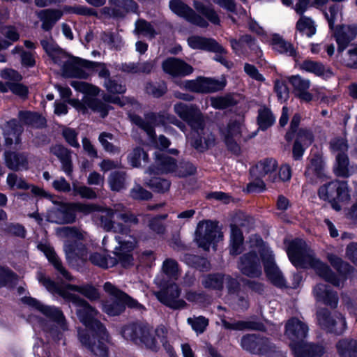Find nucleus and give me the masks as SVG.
Returning <instances> with one entry per match:
<instances>
[{
    "mask_svg": "<svg viewBox=\"0 0 357 357\" xmlns=\"http://www.w3.org/2000/svg\"><path fill=\"white\" fill-rule=\"evenodd\" d=\"M37 278L39 282L45 286L49 291L59 294L77 307V316L86 328L93 330L97 329L98 334H100L102 338L107 339L108 335L105 326L97 319L99 312L85 300L72 292H79L90 301H96L100 298V294L94 287L88 284L82 286L68 284L64 288L61 289L55 282L46 278L41 272L38 273Z\"/></svg>",
    "mask_w": 357,
    "mask_h": 357,
    "instance_id": "obj_1",
    "label": "nucleus"
},
{
    "mask_svg": "<svg viewBox=\"0 0 357 357\" xmlns=\"http://www.w3.org/2000/svg\"><path fill=\"white\" fill-rule=\"evenodd\" d=\"M115 216L126 223L133 225L138 224L139 220L135 214L126 212V207L122 204H116L112 207L102 209L98 217L100 225L104 230L118 234L115 240L119 246L115 248V253L119 257L121 266L127 268L132 264L133 258L130 252L135 248V241L130 235V229L128 227L114 221Z\"/></svg>",
    "mask_w": 357,
    "mask_h": 357,
    "instance_id": "obj_2",
    "label": "nucleus"
},
{
    "mask_svg": "<svg viewBox=\"0 0 357 357\" xmlns=\"http://www.w3.org/2000/svg\"><path fill=\"white\" fill-rule=\"evenodd\" d=\"M104 291L111 297L102 304V311L109 316H119L124 312L126 307L142 312L145 310L143 305L128 294L119 289L110 282L103 286Z\"/></svg>",
    "mask_w": 357,
    "mask_h": 357,
    "instance_id": "obj_3",
    "label": "nucleus"
},
{
    "mask_svg": "<svg viewBox=\"0 0 357 357\" xmlns=\"http://www.w3.org/2000/svg\"><path fill=\"white\" fill-rule=\"evenodd\" d=\"M307 333V326L298 319L293 318L287 322L284 335L290 340L295 357H312V345L305 342Z\"/></svg>",
    "mask_w": 357,
    "mask_h": 357,
    "instance_id": "obj_4",
    "label": "nucleus"
},
{
    "mask_svg": "<svg viewBox=\"0 0 357 357\" xmlns=\"http://www.w3.org/2000/svg\"><path fill=\"white\" fill-rule=\"evenodd\" d=\"M56 235L64 239V252L68 260L75 257L84 258L86 256L85 245L79 243L86 241L87 234L75 227H63L56 230Z\"/></svg>",
    "mask_w": 357,
    "mask_h": 357,
    "instance_id": "obj_5",
    "label": "nucleus"
},
{
    "mask_svg": "<svg viewBox=\"0 0 357 357\" xmlns=\"http://www.w3.org/2000/svg\"><path fill=\"white\" fill-rule=\"evenodd\" d=\"M349 192L347 181L334 180L321 185L318 195L321 199L328 202L333 209L340 211L342 208L340 203L350 200Z\"/></svg>",
    "mask_w": 357,
    "mask_h": 357,
    "instance_id": "obj_6",
    "label": "nucleus"
},
{
    "mask_svg": "<svg viewBox=\"0 0 357 357\" xmlns=\"http://www.w3.org/2000/svg\"><path fill=\"white\" fill-rule=\"evenodd\" d=\"M123 337L137 344H144L151 350L157 349V344L150 326L142 322H133L123 326L120 331Z\"/></svg>",
    "mask_w": 357,
    "mask_h": 357,
    "instance_id": "obj_7",
    "label": "nucleus"
},
{
    "mask_svg": "<svg viewBox=\"0 0 357 357\" xmlns=\"http://www.w3.org/2000/svg\"><path fill=\"white\" fill-rule=\"evenodd\" d=\"M316 315L318 325L327 334L340 336L347 328L346 319L340 312H332L323 307L317 311Z\"/></svg>",
    "mask_w": 357,
    "mask_h": 357,
    "instance_id": "obj_8",
    "label": "nucleus"
},
{
    "mask_svg": "<svg viewBox=\"0 0 357 357\" xmlns=\"http://www.w3.org/2000/svg\"><path fill=\"white\" fill-rule=\"evenodd\" d=\"M286 250L291 264L298 268L312 266L310 248L301 238H295L286 243Z\"/></svg>",
    "mask_w": 357,
    "mask_h": 357,
    "instance_id": "obj_9",
    "label": "nucleus"
},
{
    "mask_svg": "<svg viewBox=\"0 0 357 357\" xmlns=\"http://www.w3.org/2000/svg\"><path fill=\"white\" fill-rule=\"evenodd\" d=\"M222 237L218 224L211 220L200 221L197 226L195 240L199 247L208 250L211 244Z\"/></svg>",
    "mask_w": 357,
    "mask_h": 357,
    "instance_id": "obj_10",
    "label": "nucleus"
},
{
    "mask_svg": "<svg viewBox=\"0 0 357 357\" xmlns=\"http://www.w3.org/2000/svg\"><path fill=\"white\" fill-rule=\"evenodd\" d=\"M225 84L224 81L202 76L195 79L185 80L179 83L181 88L198 93H214L223 89Z\"/></svg>",
    "mask_w": 357,
    "mask_h": 357,
    "instance_id": "obj_11",
    "label": "nucleus"
},
{
    "mask_svg": "<svg viewBox=\"0 0 357 357\" xmlns=\"http://www.w3.org/2000/svg\"><path fill=\"white\" fill-rule=\"evenodd\" d=\"M87 328L93 333L92 337H91L85 330L78 331V337L82 344L89 349L98 357H107L108 349L105 342L109 341V333H107V339L105 340L102 338L100 334H98L97 329L93 330L89 328ZM107 333L108 332L107 331Z\"/></svg>",
    "mask_w": 357,
    "mask_h": 357,
    "instance_id": "obj_12",
    "label": "nucleus"
},
{
    "mask_svg": "<svg viewBox=\"0 0 357 357\" xmlns=\"http://www.w3.org/2000/svg\"><path fill=\"white\" fill-rule=\"evenodd\" d=\"M259 252L268 279L273 285L278 287H286V280L282 273L275 262L273 252L268 248H263Z\"/></svg>",
    "mask_w": 357,
    "mask_h": 357,
    "instance_id": "obj_13",
    "label": "nucleus"
},
{
    "mask_svg": "<svg viewBox=\"0 0 357 357\" xmlns=\"http://www.w3.org/2000/svg\"><path fill=\"white\" fill-rule=\"evenodd\" d=\"M169 114L165 112H149L145 114L144 119L137 115H130V118L132 123L144 130L153 139L155 137L154 127L168 123Z\"/></svg>",
    "mask_w": 357,
    "mask_h": 357,
    "instance_id": "obj_14",
    "label": "nucleus"
},
{
    "mask_svg": "<svg viewBox=\"0 0 357 357\" xmlns=\"http://www.w3.org/2000/svg\"><path fill=\"white\" fill-rule=\"evenodd\" d=\"M174 112L192 128H201L204 120V115L196 105L178 102L174 106Z\"/></svg>",
    "mask_w": 357,
    "mask_h": 357,
    "instance_id": "obj_15",
    "label": "nucleus"
},
{
    "mask_svg": "<svg viewBox=\"0 0 357 357\" xmlns=\"http://www.w3.org/2000/svg\"><path fill=\"white\" fill-rule=\"evenodd\" d=\"M243 124L236 120H231L226 127L220 130V134L227 149L235 154L240 153L238 141L242 135Z\"/></svg>",
    "mask_w": 357,
    "mask_h": 357,
    "instance_id": "obj_16",
    "label": "nucleus"
},
{
    "mask_svg": "<svg viewBox=\"0 0 357 357\" xmlns=\"http://www.w3.org/2000/svg\"><path fill=\"white\" fill-rule=\"evenodd\" d=\"M60 55V58L54 63L61 68L65 76L86 77V74L82 68H86L84 61H88L87 60L70 57L66 53Z\"/></svg>",
    "mask_w": 357,
    "mask_h": 357,
    "instance_id": "obj_17",
    "label": "nucleus"
},
{
    "mask_svg": "<svg viewBox=\"0 0 357 357\" xmlns=\"http://www.w3.org/2000/svg\"><path fill=\"white\" fill-rule=\"evenodd\" d=\"M241 345L244 350L257 355L266 354L273 348V345L268 338L255 334L243 336Z\"/></svg>",
    "mask_w": 357,
    "mask_h": 357,
    "instance_id": "obj_18",
    "label": "nucleus"
},
{
    "mask_svg": "<svg viewBox=\"0 0 357 357\" xmlns=\"http://www.w3.org/2000/svg\"><path fill=\"white\" fill-rule=\"evenodd\" d=\"M155 295L160 302L174 310L183 308L186 305L180 298L181 289L176 283H171L166 288L155 292Z\"/></svg>",
    "mask_w": 357,
    "mask_h": 357,
    "instance_id": "obj_19",
    "label": "nucleus"
},
{
    "mask_svg": "<svg viewBox=\"0 0 357 357\" xmlns=\"http://www.w3.org/2000/svg\"><path fill=\"white\" fill-rule=\"evenodd\" d=\"M238 268L249 278H259L262 275L260 259L255 251L244 254L239 259Z\"/></svg>",
    "mask_w": 357,
    "mask_h": 357,
    "instance_id": "obj_20",
    "label": "nucleus"
},
{
    "mask_svg": "<svg viewBox=\"0 0 357 357\" xmlns=\"http://www.w3.org/2000/svg\"><path fill=\"white\" fill-rule=\"evenodd\" d=\"M169 8L175 14L185 18L192 24L200 27H206L208 24L203 17L196 14L191 8L181 0H172L169 2Z\"/></svg>",
    "mask_w": 357,
    "mask_h": 357,
    "instance_id": "obj_21",
    "label": "nucleus"
},
{
    "mask_svg": "<svg viewBox=\"0 0 357 357\" xmlns=\"http://www.w3.org/2000/svg\"><path fill=\"white\" fill-rule=\"evenodd\" d=\"M194 132L191 139V145L197 151L203 152L215 146V135L208 129H205L204 121L201 128H192Z\"/></svg>",
    "mask_w": 357,
    "mask_h": 357,
    "instance_id": "obj_22",
    "label": "nucleus"
},
{
    "mask_svg": "<svg viewBox=\"0 0 357 357\" xmlns=\"http://www.w3.org/2000/svg\"><path fill=\"white\" fill-rule=\"evenodd\" d=\"M22 301L24 303L39 310L46 317L56 321L63 331L67 330V326L63 314L58 308L44 305L40 301L31 297L24 298Z\"/></svg>",
    "mask_w": 357,
    "mask_h": 357,
    "instance_id": "obj_23",
    "label": "nucleus"
},
{
    "mask_svg": "<svg viewBox=\"0 0 357 357\" xmlns=\"http://www.w3.org/2000/svg\"><path fill=\"white\" fill-rule=\"evenodd\" d=\"M163 71L172 77H185L193 72V68L178 58L170 57L165 60L162 63Z\"/></svg>",
    "mask_w": 357,
    "mask_h": 357,
    "instance_id": "obj_24",
    "label": "nucleus"
},
{
    "mask_svg": "<svg viewBox=\"0 0 357 357\" xmlns=\"http://www.w3.org/2000/svg\"><path fill=\"white\" fill-rule=\"evenodd\" d=\"M334 38L337 45V51L342 52L357 35V26L355 24H339L334 27Z\"/></svg>",
    "mask_w": 357,
    "mask_h": 357,
    "instance_id": "obj_25",
    "label": "nucleus"
},
{
    "mask_svg": "<svg viewBox=\"0 0 357 357\" xmlns=\"http://www.w3.org/2000/svg\"><path fill=\"white\" fill-rule=\"evenodd\" d=\"M68 103L79 111L85 112L86 108L91 109L93 112L99 113L102 117L107 115L110 107L96 98L86 96L83 102L77 99L68 100Z\"/></svg>",
    "mask_w": 357,
    "mask_h": 357,
    "instance_id": "obj_26",
    "label": "nucleus"
},
{
    "mask_svg": "<svg viewBox=\"0 0 357 357\" xmlns=\"http://www.w3.org/2000/svg\"><path fill=\"white\" fill-rule=\"evenodd\" d=\"M47 220L56 224H70L75 221L71 204H63L47 213Z\"/></svg>",
    "mask_w": 357,
    "mask_h": 357,
    "instance_id": "obj_27",
    "label": "nucleus"
},
{
    "mask_svg": "<svg viewBox=\"0 0 357 357\" xmlns=\"http://www.w3.org/2000/svg\"><path fill=\"white\" fill-rule=\"evenodd\" d=\"M188 45L194 50L225 53V49L214 39L193 35L188 38Z\"/></svg>",
    "mask_w": 357,
    "mask_h": 357,
    "instance_id": "obj_28",
    "label": "nucleus"
},
{
    "mask_svg": "<svg viewBox=\"0 0 357 357\" xmlns=\"http://www.w3.org/2000/svg\"><path fill=\"white\" fill-rule=\"evenodd\" d=\"M317 300L322 302L325 305L334 310L337 307L339 302L338 294L327 284H319L314 287Z\"/></svg>",
    "mask_w": 357,
    "mask_h": 357,
    "instance_id": "obj_29",
    "label": "nucleus"
},
{
    "mask_svg": "<svg viewBox=\"0 0 357 357\" xmlns=\"http://www.w3.org/2000/svg\"><path fill=\"white\" fill-rule=\"evenodd\" d=\"M155 169L150 167L146 172L151 174H163L169 172H176L177 163L176 160L167 155L163 153H156L155 160Z\"/></svg>",
    "mask_w": 357,
    "mask_h": 357,
    "instance_id": "obj_30",
    "label": "nucleus"
},
{
    "mask_svg": "<svg viewBox=\"0 0 357 357\" xmlns=\"http://www.w3.org/2000/svg\"><path fill=\"white\" fill-rule=\"evenodd\" d=\"M314 271L326 282L337 287L340 286L341 281L338 275L333 271L328 264L321 261L318 258L315 257L314 255Z\"/></svg>",
    "mask_w": 357,
    "mask_h": 357,
    "instance_id": "obj_31",
    "label": "nucleus"
},
{
    "mask_svg": "<svg viewBox=\"0 0 357 357\" xmlns=\"http://www.w3.org/2000/svg\"><path fill=\"white\" fill-rule=\"evenodd\" d=\"M278 164L273 158H266L259 161L255 167L251 169V172L257 174L259 176H268V180L271 182H277V176L275 171Z\"/></svg>",
    "mask_w": 357,
    "mask_h": 357,
    "instance_id": "obj_32",
    "label": "nucleus"
},
{
    "mask_svg": "<svg viewBox=\"0 0 357 357\" xmlns=\"http://www.w3.org/2000/svg\"><path fill=\"white\" fill-rule=\"evenodd\" d=\"M289 83L294 88V93L302 100L309 102L312 100L311 94L307 91L310 86V81L304 79L299 75L288 77Z\"/></svg>",
    "mask_w": 357,
    "mask_h": 357,
    "instance_id": "obj_33",
    "label": "nucleus"
},
{
    "mask_svg": "<svg viewBox=\"0 0 357 357\" xmlns=\"http://www.w3.org/2000/svg\"><path fill=\"white\" fill-rule=\"evenodd\" d=\"M50 152L59 158L63 171L70 176L73 172L70 151L61 144H56L51 148Z\"/></svg>",
    "mask_w": 357,
    "mask_h": 357,
    "instance_id": "obj_34",
    "label": "nucleus"
},
{
    "mask_svg": "<svg viewBox=\"0 0 357 357\" xmlns=\"http://www.w3.org/2000/svg\"><path fill=\"white\" fill-rule=\"evenodd\" d=\"M39 250L45 253L48 260L52 264L54 268L68 280L71 281L73 278L67 270L63 266L61 260L58 258L54 250L52 247L46 244H39L38 245Z\"/></svg>",
    "mask_w": 357,
    "mask_h": 357,
    "instance_id": "obj_35",
    "label": "nucleus"
},
{
    "mask_svg": "<svg viewBox=\"0 0 357 357\" xmlns=\"http://www.w3.org/2000/svg\"><path fill=\"white\" fill-rule=\"evenodd\" d=\"M21 132L22 128L15 119L8 121L3 127L6 144L7 146H10L13 144H19L20 143V135Z\"/></svg>",
    "mask_w": 357,
    "mask_h": 357,
    "instance_id": "obj_36",
    "label": "nucleus"
},
{
    "mask_svg": "<svg viewBox=\"0 0 357 357\" xmlns=\"http://www.w3.org/2000/svg\"><path fill=\"white\" fill-rule=\"evenodd\" d=\"M335 347L339 357H357V339H341Z\"/></svg>",
    "mask_w": 357,
    "mask_h": 357,
    "instance_id": "obj_37",
    "label": "nucleus"
},
{
    "mask_svg": "<svg viewBox=\"0 0 357 357\" xmlns=\"http://www.w3.org/2000/svg\"><path fill=\"white\" fill-rule=\"evenodd\" d=\"M6 166L15 171L26 169L28 168L27 157L24 153L7 152L5 153Z\"/></svg>",
    "mask_w": 357,
    "mask_h": 357,
    "instance_id": "obj_38",
    "label": "nucleus"
},
{
    "mask_svg": "<svg viewBox=\"0 0 357 357\" xmlns=\"http://www.w3.org/2000/svg\"><path fill=\"white\" fill-rule=\"evenodd\" d=\"M328 260L344 280L347 279L348 276L354 271V268L350 264L344 261L336 255H329L328 256Z\"/></svg>",
    "mask_w": 357,
    "mask_h": 357,
    "instance_id": "obj_39",
    "label": "nucleus"
},
{
    "mask_svg": "<svg viewBox=\"0 0 357 357\" xmlns=\"http://www.w3.org/2000/svg\"><path fill=\"white\" fill-rule=\"evenodd\" d=\"M61 16L62 13L58 10H43L38 13L42 22V29L45 31H50Z\"/></svg>",
    "mask_w": 357,
    "mask_h": 357,
    "instance_id": "obj_40",
    "label": "nucleus"
},
{
    "mask_svg": "<svg viewBox=\"0 0 357 357\" xmlns=\"http://www.w3.org/2000/svg\"><path fill=\"white\" fill-rule=\"evenodd\" d=\"M230 229V253L233 255H237L243 251V234L236 225H231Z\"/></svg>",
    "mask_w": 357,
    "mask_h": 357,
    "instance_id": "obj_41",
    "label": "nucleus"
},
{
    "mask_svg": "<svg viewBox=\"0 0 357 357\" xmlns=\"http://www.w3.org/2000/svg\"><path fill=\"white\" fill-rule=\"evenodd\" d=\"M114 254L116 257L110 256H106L105 254L101 253H93L90 256V261L94 265L98 266L101 268H107L115 266L117 263H121L119 257L116 255L115 250Z\"/></svg>",
    "mask_w": 357,
    "mask_h": 357,
    "instance_id": "obj_42",
    "label": "nucleus"
},
{
    "mask_svg": "<svg viewBox=\"0 0 357 357\" xmlns=\"http://www.w3.org/2000/svg\"><path fill=\"white\" fill-rule=\"evenodd\" d=\"M349 160L344 152H340L336 155V164L334 167V172L337 176L348 178Z\"/></svg>",
    "mask_w": 357,
    "mask_h": 357,
    "instance_id": "obj_43",
    "label": "nucleus"
},
{
    "mask_svg": "<svg viewBox=\"0 0 357 357\" xmlns=\"http://www.w3.org/2000/svg\"><path fill=\"white\" fill-rule=\"evenodd\" d=\"M273 49L280 54H285L290 56L296 55V50L289 42L284 40L278 35H274L272 39Z\"/></svg>",
    "mask_w": 357,
    "mask_h": 357,
    "instance_id": "obj_44",
    "label": "nucleus"
},
{
    "mask_svg": "<svg viewBox=\"0 0 357 357\" xmlns=\"http://www.w3.org/2000/svg\"><path fill=\"white\" fill-rule=\"evenodd\" d=\"M114 137L112 133L103 132L98 137V141L102 145L103 149L112 155H116L121 153V148L114 144L112 141Z\"/></svg>",
    "mask_w": 357,
    "mask_h": 357,
    "instance_id": "obj_45",
    "label": "nucleus"
},
{
    "mask_svg": "<svg viewBox=\"0 0 357 357\" xmlns=\"http://www.w3.org/2000/svg\"><path fill=\"white\" fill-rule=\"evenodd\" d=\"M40 44L43 50L45 51L47 55L52 59L54 63H55L56 60H58L60 58V54H63L64 53L55 43L52 37L41 40Z\"/></svg>",
    "mask_w": 357,
    "mask_h": 357,
    "instance_id": "obj_46",
    "label": "nucleus"
},
{
    "mask_svg": "<svg viewBox=\"0 0 357 357\" xmlns=\"http://www.w3.org/2000/svg\"><path fill=\"white\" fill-rule=\"evenodd\" d=\"M126 173L123 171H115L108 177V183L113 191H120L126 188Z\"/></svg>",
    "mask_w": 357,
    "mask_h": 357,
    "instance_id": "obj_47",
    "label": "nucleus"
},
{
    "mask_svg": "<svg viewBox=\"0 0 357 357\" xmlns=\"http://www.w3.org/2000/svg\"><path fill=\"white\" fill-rule=\"evenodd\" d=\"M21 121L35 128H40L45 125V119L36 113L20 112L19 114Z\"/></svg>",
    "mask_w": 357,
    "mask_h": 357,
    "instance_id": "obj_48",
    "label": "nucleus"
},
{
    "mask_svg": "<svg viewBox=\"0 0 357 357\" xmlns=\"http://www.w3.org/2000/svg\"><path fill=\"white\" fill-rule=\"evenodd\" d=\"M275 121V118L270 109L263 107L259 109L257 122L261 130H266L273 125Z\"/></svg>",
    "mask_w": 357,
    "mask_h": 357,
    "instance_id": "obj_49",
    "label": "nucleus"
},
{
    "mask_svg": "<svg viewBox=\"0 0 357 357\" xmlns=\"http://www.w3.org/2000/svg\"><path fill=\"white\" fill-rule=\"evenodd\" d=\"M301 142H303L305 144L308 142L309 144H311L310 134L305 130H301L299 131L298 139L294 144L293 156L295 160L300 159L303 154L304 149L301 144Z\"/></svg>",
    "mask_w": 357,
    "mask_h": 357,
    "instance_id": "obj_50",
    "label": "nucleus"
},
{
    "mask_svg": "<svg viewBox=\"0 0 357 357\" xmlns=\"http://www.w3.org/2000/svg\"><path fill=\"white\" fill-rule=\"evenodd\" d=\"M109 3L114 7L118 15L123 12H135L137 8L136 3L132 0H109Z\"/></svg>",
    "mask_w": 357,
    "mask_h": 357,
    "instance_id": "obj_51",
    "label": "nucleus"
},
{
    "mask_svg": "<svg viewBox=\"0 0 357 357\" xmlns=\"http://www.w3.org/2000/svg\"><path fill=\"white\" fill-rule=\"evenodd\" d=\"M224 276L220 274H209L203 278L202 284L205 288L221 289L223 287Z\"/></svg>",
    "mask_w": 357,
    "mask_h": 357,
    "instance_id": "obj_52",
    "label": "nucleus"
},
{
    "mask_svg": "<svg viewBox=\"0 0 357 357\" xmlns=\"http://www.w3.org/2000/svg\"><path fill=\"white\" fill-rule=\"evenodd\" d=\"M142 160L147 162L148 154L140 147L133 149L128 155V161L132 167H139Z\"/></svg>",
    "mask_w": 357,
    "mask_h": 357,
    "instance_id": "obj_53",
    "label": "nucleus"
},
{
    "mask_svg": "<svg viewBox=\"0 0 357 357\" xmlns=\"http://www.w3.org/2000/svg\"><path fill=\"white\" fill-rule=\"evenodd\" d=\"M221 319V323L225 329L234 331H243L245 329H252L253 324L245 321H234L229 322L226 320V317L223 314L219 315Z\"/></svg>",
    "mask_w": 357,
    "mask_h": 357,
    "instance_id": "obj_54",
    "label": "nucleus"
},
{
    "mask_svg": "<svg viewBox=\"0 0 357 357\" xmlns=\"http://www.w3.org/2000/svg\"><path fill=\"white\" fill-rule=\"evenodd\" d=\"M162 272L167 278L172 280H177L179 276L178 263L172 259H167L163 261Z\"/></svg>",
    "mask_w": 357,
    "mask_h": 357,
    "instance_id": "obj_55",
    "label": "nucleus"
},
{
    "mask_svg": "<svg viewBox=\"0 0 357 357\" xmlns=\"http://www.w3.org/2000/svg\"><path fill=\"white\" fill-rule=\"evenodd\" d=\"M135 31L149 38H153L157 34L153 26L144 20H139L136 22Z\"/></svg>",
    "mask_w": 357,
    "mask_h": 357,
    "instance_id": "obj_56",
    "label": "nucleus"
},
{
    "mask_svg": "<svg viewBox=\"0 0 357 357\" xmlns=\"http://www.w3.org/2000/svg\"><path fill=\"white\" fill-rule=\"evenodd\" d=\"M145 185L157 192H165L170 188V182L161 178H153L145 181Z\"/></svg>",
    "mask_w": 357,
    "mask_h": 357,
    "instance_id": "obj_57",
    "label": "nucleus"
},
{
    "mask_svg": "<svg viewBox=\"0 0 357 357\" xmlns=\"http://www.w3.org/2000/svg\"><path fill=\"white\" fill-rule=\"evenodd\" d=\"M296 29L302 36L310 38L312 35V20L302 15L296 23Z\"/></svg>",
    "mask_w": 357,
    "mask_h": 357,
    "instance_id": "obj_58",
    "label": "nucleus"
},
{
    "mask_svg": "<svg viewBox=\"0 0 357 357\" xmlns=\"http://www.w3.org/2000/svg\"><path fill=\"white\" fill-rule=\"evenodd\" d=\"M70 85L77 91L86 95L96 96L99 93V89L95 86L82 81H72Z\"/></svg>",
    "mask_w": 357,
    "mask_h": 357,
    "instance_id": "obj_59",
    "label": "nucleus"
},
{
    "mask_svg": "<svg viewBox=\"0 0 357 357\" xmlns=\"http://www.w3.org/2000/svg\"><path fill=\"white\" fill-rule=\"evenodd\" d=\"M130 196L133 199L139 201L149 200L152 198L151 192L142 188L138 183H135L133 188L130 189Z\"/></svg>",
    "mask_w": 357,
    "mask_h": 357,
    "instance_id": "obj_60",
    "label": "nucleus"
},
{
    "mask_svg": "<svg viewBox=\"0 0 357 357\" xmlns=\"http://www.w3.org/2000/svg\"><path fill=\"white\" fill-rule=\"evenodd\" d=\"M17 281V275L7 267L0 266V287Z\"/></svg>",
    "mask_w": 357,
    "mask_h": 357,
    "instance_id": "obj_61",
    "label": "nucleus"
},
{
    "mask_svg": "<svg viewBox=\"0 0 357 357\" xmlns=\"http://www.w3.org/2000/svg\"><path fill=\"white\" fill-rule=\"evenodd\" d=\"M197 171V167L188 161H182L177 165L176 175L179 177H185L194 174Z\"/></svg>",
    "mask_w": 357,
    "mask_h": 357,
    "instance_id": "obj_62",
    "label": "nucleus"
},
{
    "mask_svg": "<svg viewBox=\"0 0 357 357\" xmlns=\"http://www.w3.org/2000/svg\"><path fill=\"white\" fill-rule=\"evenodd\" d=\"M188 323L197 333H202L208 325V320L204 317L199 316L195 318H188Z\"/></svg>",
    "mask_w": 357,
    "mask_h": 357,
    "instance_id": "obj_63",
    "label": "nucleus"
},
{
    "mask_svg": "<svg viewBox=\"0 0 357 357\" xmlns=\"http://www.w3.org/2000/svg\"><path fill=\"white\" fill-rule=\"evenodd\" d=\"M6 181L8 186L12 189L26 190L29 188V184L22 178L19 177L14 173L8 175Z\"/></svg>",
    "mask_w": 357,
    "mask_h": 357,
    "instance_id": "obj_64",
    "label": "nucleus"
}]
</instances>
